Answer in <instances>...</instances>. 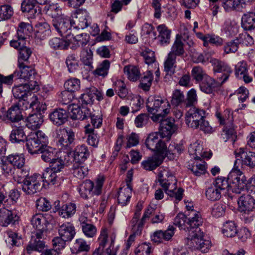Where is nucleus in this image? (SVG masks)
<instances>
[{"label": "nucleus", "instance_id": "nucleus-1", "mask_svg": "<svg viewBox=\"0 0 255 255\" xmlns=\"http://www.w3.org/2000/svg\"><path fill=\"white\" fill-rule=\"evenodd\" d=\"M55 138L57 144L61 149H66V151H61L59 156L62 159L65 166L70 165L75 161L71 150L75 144V132L71 128H59L55 131Z\"/></svg>", "mask_w": 255, "mask_h": 255}, {"label": "nucleus", "instance_id": "nucleus-2", "mask_svg": "<svg viewBox=\"0 0 255 255\" xmlns=\"http://www.w3.org/2000/svg\"><path fill=\"white\" fill-rule=\"evenodd\" d=\"M31 224L36 230L34 235L32 236L30 241L26 248L30 254L33 251L41 252L45 247L44 243L41 240L44 237L47 231V221L45 217L40 214H36L31 219Z\"/></svg>", "mask_w": 255, "mask_h": 255}, {"label": "nucleus", "instance_id": "nucleus-3", "mask_svg": "<svg viewBox=\"0 0 255 255\" xmlns=\"http://www.w3.org/2000/svg\"><path fill=\"white\" fill-rule=\"evenodd\" d=\"M158 181L165 193L170 197H175L179 201L182 199L184 190L179 188L176 190L177 180L174 175L168 168H160L158 174Z\"/></svg>", "mask_w": 255, "mask_h": 255}, {"label": "nucleus", "instance_id": "nucleus-4", "mask_svg": "<svg viewBox=\"0 0 255 255\" xmlns=\"http://www.w3.org/2000/svg\"><path fill=\"white\" fill-rule=\"evenodd\" d=\"M238 160L234 162V168L228 175L226 180L230 189L236 193H240L245 187L247 188V180L245 175L239 169Z\"/></svg>", "mask_w": 255, "mask_h": 255}, {"label": "nucleus", "instance_id": "nucleus-5", "mask_svg": "<svg viewBox=\"0 0 255 255\" xmlns=\"http://www.w3.org/2000/svg\"><path fill=\"white\" fill-rule=\"evenodd\" d=\"M25 139L27 149L31 154L39 153L48 140V137L41 130L31 132Z\"/></svg>", "mask_w": 255, "mask_h": 255}, {"label": "nucleus", "instance_id": "nucleus-6", "mask_svg": "<svg viewBox=\"0 0 255 255\" xmlns=\"http://www.w3.org/2000/svg\"><path fill=\"white\" fill-rule=\"evenodd\" d=\"M105 178L99 176L95 183L90 180H86L80 185L79 193L84 199H88L94 196H98L102 193Z\"/></svg>", "mask_w": 255, "mask_h": 255}, {"label": "nucleus", "instance_id": "nucleus-7", "mask_svg": "<svg viewBox=\"0 0 255 255\" xmlns=\"http://www.w3.org/2000/svg\"><path fill=\"white\" fill-rule=\"evenodd\" d=\"M225 190H229V184L226 178L218 177L212 184L207 187L205 195L210 201H218L221 198L222 192Z\"/></svg>", "mask_w": 255, "mask_h": 255}, {"label": "nucleus", "instance_id": "nucleus-8", "mask_svg": "<svg viewBox=\"0 0 255 255\" xmlns=\"http://www.w3.org/2000/svg\"><path fill=\"white\" fill-rule=\"evenodd\" d=\"M146 108L147 111L151 114L163 111L164 115H167L170 111L168 101L159 96L149 97L146 102Z\"/></svg>", "mask_w": 255, "mask_h": 255}, {"label": "nucleus", "instance_id": "nucleus-9", "mask_svg": "<svg viewBox=\"0 0 255 255\" xmlns=\"http://www.w3.org/2000/svg\"><path fill=\"white\" fill-rule=\"evenodd\" d=\"M74 24L75 22L73 19H71L65 15L52 20V24L55 29L61 36L66 37L70 36Z\"/></svg>", "mask_w": 255, "mask_h": 255}, {"label": "nucleus", "instance_id": "nucleus-10", "mask_svg": "<svg viewBox=\"0 0 255 255\" xmlns=\"http://www.w3.org/2000/svg\"><path fill=\"white\" fill-rule=\"evenodd\" d=\"M198 233L188 235L187 240L188 245L200 250L201 252L206 253L211 247V242L209 240L204 238V233L201 230H198Z\"/></svg>", "mask_w": 255, "mask_h": 255}, {"label": "nucleus", "instance_id": "nucleus-11", "mask_svg": "<svg viewBox=\"0 0 255 255\" xmlns=\"http://www.w3.org/2000/svg\"><path fill=\"white\" fill-rule=\"evenodd\" d=\"M43 185L40 180V175L34 174L24 179V182L21 185V187L26 194L32 195L39 192Z\"/></svg>", "mask_w": 255, "mask_h": 255}, {"label": "nucleus", "instance_id": "nucleus-12", "mask_svg": "<svg viewBox=\"0 0 255 255\" xmlns=\"http://www.w3.org/2000/svg\"><path fill=\"white\" fill-rule=\"evenodd\" d=\"M159 132H153L148 135L146 138L145 144L150 150L154 151L156 154H165L166 144L165 142L159 138Z\"/></svg>", "mask_w": 255, "mask_h": 255}, {"label": "nucleus", "instance_id": "nucleus-13", "mask_svg": "<svg viewBox=\"0 0 255 255\" xmlns=\"http://www.w3.org/2000/svg\"><path fill=\"white\" fill-rule=\"evenodd\" d=\"M205 116V111L192 107L186 114V124L188 127L196 129L199 126V122Z\"/></svg>", "mask_w": 255, "mask_h": 255}, {"label": "nucleus", "instance_id": "nucleus-14", "mask_svg": "<svg viewBox=\"0 0 255 255\" xmlns=\"http://www.w3.org/2000/svg\"><path fill=\"white\" fill-rule=\"evenodd\" d=\"M33 82L34 84L32 86V84H30V86H32L31 87H30V85L26 84H20L13 87L12 90L13 95L16 99H19V104L21 105V103H22L23 105H25L26 102L29 100L27 94L28 89L37 90L38 88L37 82L36 81H33Z\"/></svg>", "mask_w": 255, "mask_h": 255}, {"label": "nucleus", "instance_id": "nucleus-15", "mask_svg": "<svg viewBox=\"0 0 255 255\" xmlns=\"http://www.w3.org/2000/svg\"><path fill=\"white\" fill-rule=\"evenodd\" d=\"M210 62L213 67V71L215 73H222V76L218 78V80L220 81L223 80L220 82L222 84L224 83L232 73L231 68L225 62L217 59H212Z\"/></svg>", "mask_w": 255, "mask_h": 255}, {"label": "nucleus", "instance_id": "nucleus-16", "mask_svg": "<svg viewBox=\"0 0 255 255\" xmlns=\"http://www.w3.org/2000/svg\"><path fill=\"white\" fill-rule=\"evenodd\" d=\"M22 118L21 111L18 106H12L6 112L0 110V121L16 123L20 121Z\"/></svg>", "mask_w": 255, "mask_h": 255}, {"label": "nucleus", "instance_id": "nucleus-17", "mask_svg": "<svg viewBox=\"0 0 255 255\" xmlns=\"http://www.w3.org/2000/svg\"><path fill=\"white\" fill-rule=\"evenodd\" d=\"M236 160H241L242 164L250 167L255 166V152L248 151L247 149L240 148L235 151ZM239 164L238 163L237 165Z\"/></svg>", "mask_w": 255, "mask_h": 255}, {"label": "nucleus", "instance_id": "nucleus-18", "mask_svg": "<svg viewBox=\"0 0 255 255\" xmlns=\"http://www.w3.org/2000/svg\"><path fill=\"white\" fill-rule=\"evenodd\" d=\"M188 216L187 225L189 235L198 233L199 231H197V230H200L199 227L203 223V219L201 214L198 212L193 211L191 212Z\"/></svg>", "mask_w": 255, "mask_h": 255}, {"label": "nucleus", "instance_id": "nucleus-19", "mask_svg": "<svg viewBox=\"0 0 255 255\" xmlns=\"http://www.w3.org/2000/svg\"><path fill=\"white\" fill-rule=\"evenodd\" d=\"M18 70L14 72L16 79H23L24 81L34 79L36 72L32 66H28L24 63L18 64Z\"/></svg>", "mask_w": 255, "mask_h": 255}, {"label": "nucleus", "instance_id": "nucleus-20", "mask_svg": "<svg viewBox=\"0 0 255 255\" xmlns=\"http://www.w3.org/2000/svg\"><path fill=\"white\" fill-rule=\"evenodd\" d=\"M177 130V127L175 124L173 119L167 118L162 121L160 124L159 132L161 137H167L170 138L172 134Z\"/></svg>", "mask_w": 255, "mask_h": 255}, {"label": "nucleus", "instance_id": "nucleus-21", "mask_svg": "<svg viewBox=\"0 0 255 255\" xmlns=\"http://www.w3.org/2000/svg\"><path fill=\"white\" fill-rule=\"evenodd\" d=\"M72 119L84 120L87 119L91 116L90 110L84 106L82 107L75 105H71L69 107Z\"/></svg>", "mask_w": 255, "mask_h": 255}, {"label": "nucleus", "instance_id": "nucleus-22", "mask_svg": "<svg viewBox=\"0 0 255 255\" xmlns=\"http://www.w3.org/2000/svg\"><path fill=\"white\" fill-rule=\"evenodd\" d=\"M238 203L241 212L248 213L255 208V200L250 195H244L238 199Z\"/></svg>", "mask_w": 255, "mask_h": 255}, {"label": "nucleus", "instance_id": "nucleus-23", "mask_svg": "<svg viewBox=\"0 0 255 255\" xmlns=\"http://www.w3.org/2000/svg\"><path fill=\"white\" fill-rule=\"evenodd\" d=\"M49 117L54 125L59 126L67 121L68 114L66 111L63 109H56L49 114Z\"/></svg>", "mask_w": 255, "mask_h": 255}, {"label": "nucleus", "instance_id": "nucleus-24", "mask_svg": "<svg viewBox=\"0 0 255 255\" xmlns=\"http://www.w3.org/2000/svg\"><path fill=\"white\" fill-rule=\"evenodd\" d=\"M164 159L163 154H157L141 162L142 167L146 170L151 171L159 166Z\"/></svg>", "mask_w": 255, "mask_h": 255}, {"label": "nucleus", "instance_id": "nucleus-25", "mask_svg": "<svg viewBox=\"0 0 255 255\" xmlns=\"http://www.w3.org/2000/svg\"><path fill=\"white\" fill-rule=\"evenodd\" d=\"M175 228L172 226H169L168 228L164 231L159 230L154 233L151 236L152 240L157 243H160L164 241H169L174 234Z\"/></svg>", "mask_w": 255, "mask_h": 255}, {"label": "nucleus", "instance_id": "nucleus-26", "mask_svg": "<svg viewBox=\"0 0 255 255\" xmlns=\"http://www.w3.org/2000/svg\"><path fill=\"white\" fill-rule=\"evenodd\" d=\"M58 233L59 236L67 241H71L75 235L74 226L69 222L65 223L59 226Z\"/></svg>", "mask_w": 255, "mask_h": 255}, {"label": "nucleus", "instance_id": "nucleus-27", "mask_svg": "<svg viewBox=\"0 0 255 255\" xmlns=\"http://www.w3.org/2000/svg\"><path fill=\"white\" fill-rule=\"evenodd\" d=\"M223 84L220 81L215 80L214 79L208 76L200 85L201 90L206 93L211 94L215 88L220 87Z\"/></svg>", "mask_w": 255, "mask_h": 255}, {"label": "nucleus", "instance_id": "nucleus-28", "mask_svg": "<svg viewBox=\"0 0 255 255\" xmlns=\"http://www.w3.org/2000/svg\"><path fill=\"white\" fill-rule=\"evenodd\" d=\"M188 152L193 157L196 159H200L201 157L210 158L212 156V153H207L203 151V148L202 145L198 142H194L191 144L189 148Z\"/></svg>", "mask_w": 255, "mask_h": 255}, {"label": "nucleus", "instance_id": "nucleus-29", "mask_svg": "<svg viewBox=\"0 0 255 255\" xmlns=\"http://www.w3.org/2000/svg\"><path fill=\"white\" fill-rule=\"evenodd\" d=\"M41 179H42L43 182L49 185H58L61 181V178L57 175V173L49 168H46L44 170L42 175H40Z\"/></svg>", "mask_w": 255, "mask_h": 255}, {"label": "nucleus", "instance_id": "nucleus-30", "mask_svg": "<svg viewBox=\"0 0 255 255\" xmlns=\"http://www.w3.org/2000/svg\"><path fill=\"white\" fill-rule=\"evenodd\" d=\"M17 220L15 213L11 210L5 208L0 209V225L6 227L11 223H13Z\"/></svg>", "mask_w": 255, "mask_h": 255}, {"label": "nucleus", "instance_id": "nucleus-31", "mask_svg": "<svg viewBox=\"0 0 255 255\" xmlns=\"http://www.w3.org/2000/svg\"><path fill=\"white\" fill-rule=\"evenodd\" d=\"M25 107L26 109H32L35 114H42L46 109V105L45 103H40L38 101L36 96H32L29 98V100L26 102Z\"/></svg>", "mask_w": 255, "mask_h": 255}, {"label": "nucleus", "instance_id": "nucleus-32", "mask_svg": "<svg viewBox=\"0 0 255 255\" xmlns=\"http://www.w3.org/2000/svg\"><path fill=\"white\" fill-rule=\"evenodd\" d=\"M159 34L158 39L159 44L164 46L169 44L171 37V30L164 24H161L157 27Z\"/></svg>", "mask_w": 255, "mask_h": 255}, {"label": "nucleus", "instance_id": "nucleus-33", "mask_svg": "<svg viewBox=\"0 0 255 255\" xmlns=\"http://www.w3.org/2000/svg\"><path fill=\"white\" fill-rule=\"evenodd\" d=\"M36 29L34 31V37L36 39L42 40L50 35V26L47 23H39L36 25Z\"/></svg>", "mask_w": 255, "mask_h": 255}, {"label": "nucleus", "instance_id": "nucleus-34", "mask_svg": "<svg viewBox=\"0 0 255 255\" xmlns=\"http://www.w3.org/2000/svg\"><path fill=\"white\" fill-rule=\"evenodd\" d=\"M24 126L15 127L9 135V140L12 143L24 141L27 137L24 131Z\"/></svg>", "mask_w": 255, "mask_h": 255}, {"label": "nucleus", "instance_id": "nucleus-35", "mask_svg": "<svg viewBox=\"0 0 255 255\" xmlns=\"http://www.w3.org/2000/svg\"><path fill=\"white\" fill-rule=\"evenodd\" d=\"M75 22L73 26V30L75 28L83 29L89 27V24L91 23V18L86 12H82L78 14L76 17V20H73Z\"/></svg>", "mask_w": 255, "mask_h": 255}, {"label": "nucleus", "instance_id": "nucleus-36", "mask_svg": "<svg viewBox=\"0 0 255 255\" xmlns=\"http://www.w3.org/2000/svg\"><path fill=\"white\" fill-rule=\"evenodd\" d=\"M245 3L242 0H224L222 6L226 11L241 10Z\"/></svg>", "mask_w": 255, "mask_h": 255}, {"label": "nucleus", "instance_id": "nucleus-37", "mask_svg": "<svg viewBox=\"0 0 255 255\" xmlns=\"http://www.w3.org/2000/svg\"><path fill=\"white\" fill-rule=\"evenodd\" d=\"M90 155L87 147L85 145H78L75 149L73 155L75 162H82L85 161Z\"/></svg>", "mask_w": 255, "mask_h": 255}, {"label": "nucleus", "instance_id": "nucleus-38", "mask_svg": "<svg viewBox=\"0 0 255 255\" xmlns=\"http://www.w3.org/2000/svg\"><path fill=\"white\" fill-rule=\"evenodd\" d=\"M242 27L246 30L255 28V13L249 12L244 14L242 17Z\"/></svg>", "mask_w": 255, "mask_h": 255}, {"label": "nucleus", "instance_id": "nucleus-39", "mask_svg": "<svg viewBox=\"0 0 255 255\" xmlns=\"http://www.w3.org/2000/svg\"><path fill=\"white\" fill-rule=\"evenodd\" d=\"M73 174L79 179H83L88 174V168L86 165L82 162H75L72 166Z\"/></svg>", "mask_w": 255, "mask_h": 255}, {"label": "nucleus", "instance_id": "nucleus-40", "mask_svg": "<svg viewBox=\"0 0 255 255\" xmlns=\"http://www.w3.org/2000/svg\"><path fill=\"white\" fill-rule=\"evenodd\" d=\"M43 122L41 114H33L30 115L27 120L26 126L32 130L39 128Z\"/></svg>", "mask_w": 255, "mask_h": 255}, {"label": "nucleus", "instance_id": "nucleus-41", "mask_svg": "<svg viewBox=\"0 0 255 255\" xmlns=\"http://www.w3.org/2000/svg\"><path fill=\"white\" fill-rule=\"evenodd\" d=\"M44 10L53 19H56L65 15L63 13L62 8L57 3H50L49 2L48 4L46 5Z\"/></svg>", "mask_w": 255, "mask_h": 255}, {"label": "nucleus", "instance_id": "nucleus-42", "mask_svg": "<svg viewBox=\"0 0 255 255\" xmlns=\"http://www.w3.org/2000/svg\"><path fill=\"white\" fill-rule=\"evenodd\" d=\"M216 116L218 119L221 125L226 126H232L233 122V112L229 109H226L224 111L223 114L217 112Z\"/></svg>", "mask_w": 255, "mask_h": 255}, {"label": "nucleus", "instance_id": "nucleus-43", "mask_svg": "<svg viewBox=\"0 0 255 255\" xmlns=\"http://www.w3.org/2000/svg\"><path fill=\"white\" fill-rule=\"evenodd\" d=\"M132 188L124 186L120 188L118 193V201L119 204L124 206L129 201L131 196Z\"/></svg>", "mask_w": 255, "mask_h": 255}, {"label": "nucleus", "instance_id": "nucleus-44", "mask_svg": "<svg viewBox=\"0 0 255 255\" xmlns=\"http://www.w3.org/2000/svg\"><path fill=\"white\" fill-rule=\"evenodd\" d=\"M188 168L196 176H200L206 172V163L200 160L194 161L192 163L187 165Z\"/></svg>", "mask_w": 255, "mask_h": 255}, {"label": "nucleus", "instance_id": "nucleus-45", "mask_svg": "<svg viewBox=\"0 0 255 255\" xmlns=\"http://www.w3.org/2000/svg\"><path fill=\"white\" fill-rule=\"evenodd\" d=\"M72 42L71 39H63L54 37L49 40V44L53 49H66Z\"/></svg>", "mask_w": 255, "mask_h": 255}, {"label": "nucleus", "instance_id": "nucleus-46", "mask_svg": "<svg viewBox=\"0 0 255 255\" xmlns=\"http://www.w3.org/2000/svg\"><path fill=\"white\" fill-rule=\"evenodd\" d=\"M32 30V27L29 23L21 22L18 25L17 37L23 41L27 36H30Z\"/></svg>", "mask_w": 255, "mask_h": 255}, {"label": "nucleus", "instance_id": "nucleus-47", "mask_svg": "<svg viewBox=\"0 0 255 255\" xmlns=\"http://www.w3.org/2000/svg\"><path fill=\"white\" fill-rule=\"evenodd\" d=\"M96 92H97V88L94 87L90 88L86 93L81 95L79 102L83 106L92 104L94 101V95Z\"/></svg>", "mask_w": 255, "mask_h": 255}, {"label": "nucleus", "instance_id": "nucleus-48", "mask_svg": "<svg viewBox=\"0 0 255 255\" xmlns=\"http://www.w3.org/2000/svg\"><path fill=\"white\" fill-rule=\"evenodd\" d=\"M165 154L164 155V158L167 156L170 159H173L178 154H180L183 150L184 147L181 145H178L175 143H171L168 149L166 146Z\"/></svg>", "mask_w": 255, "mask_h": 255}, {"label": "nucleus", "instance_id": "nucleus-49", "mask_svg": "<svg viewBox=\"0 0 255 255\" xmlns=\"http://www.w3.org/2000/svg\"><path fill=\"white\" fill-rule=\"evenodd\" d=\"M108 231L107 229L105 228L103 229L100 233L99 237V247L97 249L92 255H103V249L108 241Z\"/></svg>", "mask_w": 255, "mask_h": 255}, {"label": "nucleus", "instance_id": "nucleus-50", "mask_svg": "<svg viewBox=\"0 0 255 255\" xmlns=\"http://www.w3.org/2000/svg\"><path fill=\"white\" fill-rule=\"evenodd\" d=\"M42 153L41 158L46 162L49 163L52 161L57 156L55 154V150L53 148L47 146L46 145L43 146V148L39 151Z\"/></svg>", "mask_w": 255, "mask_h": 255}, {"label": "nucleus", "instance_id": "nucleus-51", "mask_svg": "<svg viewBox=\"0 0 255 255\" xmlns=\"http://www.w3.org/2000/svg\"><path fill=\"white\" fill-rule=\"evenodd\" d=\"M124 71L128 79L132 81H136L140 77V72L139 69L134 66H127L124 67Z\"/></svg>", "mask_w": 255, "mask_h": 255}, {"label": "nucleus", "instance_id": "nucleus-52", "mask_svg": "<svg viewBox=\"0 0 255 255\" xmlns=\"http://www.w3.org/2000/svg\"><path fill=\"white\" fill-rule=\"evenodd\" d=\"M80 59L83 64L87 66L89 69H93V52L90 49H83L80 54Z\"/></svg>", "mask_w": 255, "mask_h": 255}, {"label": "nucleus", "instance_id": "nucleus-53", "mask_svg": "<svg viewBox=\"0 0 255 255\" xmlns=\"http://www.w3.org/2000/svg\"><path fill=\"white\" fill-rule=\"evenodd\" d=\"M76 206L74 203L65 204L61 207L58 213L59 215L64 218H68L72 216L76 212Z\"/></svg>", "mask_w": 255, "mask_h": 255}, {"label": "nucleus", "instance_id": "nucleus-54", "mask_svg": "<svg viewBox=\"0 0 255 255\" xmlns=\"http://www.w3.org/2000/svg\"><path fill=\"white\" fill-rule=\"evenodd\" d=\"M222 233L227 237L232 238L235 236L238 233L235 223L232 221L226 222L223 225Z\"/></svg>", "mask_w": 255, "mask_h": 255}, {"label": "nucleus", "instance_id": "nucleus-55", "mask_svg": "<svg viewBox=\"0 0 255 255\" xmlns=\"http://www.w3.org/2000/svg\"><path fill=\"white\" fill-rule=\"evenodd\" d=\"M8 162L17 169L23 168L25 164V158L23 154H10L7 157Z\"/></svg>", "mask_w": 255, "mask_h": 255}, {"label": "nucleus", "instance_id": "nucleus-56", "mask_svg": "<svg viewBox=\"0 0 255 255\" xmlns=\"http://www.w3.org/2000/svg\"><path fill=\"white\" fill-rule=\"evenodd\" d=\"M153 79V76L151 72L147 71L141 77L139 87L145 91H149L151 86Z\"/></svg>", "mask_w": 255, "mask_h": 255}, {"label": "nucleus", "instance_id": "nucleus-57", "mask_svg": "<svg viewBox=\"0 0 255 255\" xmlns=\"http://www.w3.org/2000/svg\"><path fill=\"white\" fill-rule=\"evenodd\" d=\"M187 221V216L182 213H179L175 217L173 224L175 226L178 227L180 230L188 232Z\"/></svg>", "mask_w": 255, "mask_h": 255}, {"label": "nucleus", "instance_id": "nucleus-58", "mask_svg": "<svg viewBox=\"0 0 255 255\" xmlns=\"http://www.w3.org/2000/svg\"><path fill=\"white\" fill-rule=\"evenodd\" d=\"M110 66V62L108 60H104L94 71V74L98 76L105 77L107 76Z\"/></svg>", "mask_w": 255, "mask_h": 255}, {"label": "nucleus", "instance_id": "nucleus-59", "mask_svg": "<svg viewBox=\"0 0 255 255\" xmlns=\"http://www.w3.org/2000/svg\"><path fill=\"white\" fill-rule=\"evenodd\" d=\"M176 57L174 55L168 54L167 58L164 62V70L168 74L171 75L174 73L176 67Z\"/></svg>", "mask_w": 255, "mask_h": 255}, {"label": "nucleus", "instance_id": "nucleus-60", "mask_svg": "<svg viewBox=\"0 0 255 255\" xmlns=\"http://www.w3.org/2000/svg\"><path fill=\"white\" fill-rule=\"evenodd\" d=\"M185 98L183 93L179 90H175L172 94L171 104L175 107L183 104L185 106Z\"/></svg>", "mask_w": 255, "mask_h": 255}, {"label": "nucleus", "instance_id": "nucleus-61", "mask_svg": "<svg viewBox=\"0 0 255 255\" xmlns=\"http://www.w3.org/2000/svg\"><path fill=\"white\" fill-rule=\"evenodd\" d=\"M28 171L23 168L15 169L13 172V178L18 184L22 185L24 182V179L28 177Z\"/></svg>", "mask_w": 255, "mask_h": 255}, {"label": "nucleus", "instance_id": "nucleus-62", "mask_svg": "<svg viewBox=\"0 0 255 255\" xmlns=\"http://www.w3.org/2000/svg\"><path fill=\"white\" fill-rule=\"evenodd\" d=\"M169 54L174 55V56H180L184 54V49L183 44L179 39H176L174 41Z\"/></svg>", "mask_w": 255, "mask_h": 255}, {"label": "nucleus", "instance_id": "nucleus-63", "mask_svg": "<svg viewBox=\"0 0 255 255\" xmlns=\"http://www.w3.org/2000/svg\"><path fill=\"white\" fill-rule=\"evenodd\" d=\"M191 74L193 79L197 82L203 81L209 76L200 66L194 67L192 70Z\"/></svg>", "mask_w": 255, "mask_h": 255}, {"label": "nucleus", "instance_id": "nucleus-64", "mask_svg": "<svg viewBox=\"0 0 255 255\" xmlns=\"http://www.w3.org/2000/svg\"><path fill=\"white\" fill-rule=\"evenodd\" d=\"M64 88L68 91L74 92L78 91L80 87V80L76 78H71L67 80L64 83Z\"/></svg>", "mask_w": 255, "mask_h": 255}]
</instances>
